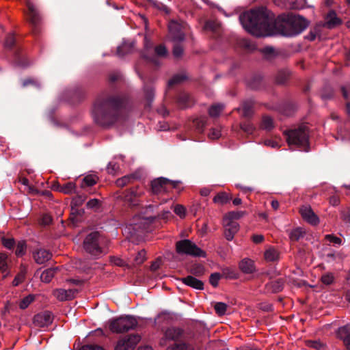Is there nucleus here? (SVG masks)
Listing matches in <instances>:
<instances>
[{
  "label": "nucleus",
  "instance_id": "obj_1",
  "mask_svg": "<svg viewBox=\"0 0 350 350\" xmlns=\"http://www.w3.org/2000/svg\"><path fill=\"white\" fill-rule=\"evenodd\" d=\"M243 28L256 37L270 36L273 29V17L265 8L244 12L239 16Z\"/></svg>",
  "mask_w": 350,
  "mask_h": 350
},
{
  "label": "nucleus",
  "instance_id": "obj_2",
  "mask_svg": "<svg viewBox=\"0 0 350 350\" xmlns=\"http://www.w3.org/2000/svg\"><path fill=\"white\" fill-rule=\"evenodd\" d=\"M94 122L101 126H109L120 118V100L111 97L97 101L92 111Z\"/></svg>",
  "mask_w": 350,
  "mask_h": 350
},
{
  "label": "nucleus",
  "instance_id": "obj_3",
  "mask_svg": "<svg viewBox=\"0 0 350 350\" xmlns=\"http://www.w3.org/2000/svg\"><path fill=\"white\" fill-rule=\"evenodd\" d=\"M279 19L282 22L280 31L284 36H297L308 26V22L299 15L284 14L280 16Z\"/></svg>",
  "mask_w": 350,
  "mask_h": 350
},
{
  "label": "nucleus",
  "instance_id": "obj_4",
  "mask_svg": "<svg viewBox=\"0 0 350 350\" xmlns=\"http://www.w3.org/2000/svg\"><path fill=\"white\" fill-rule=\"evenodd\" d=\"M288 145H295L303 148L307 152L308 146V127L305 124L300 125L296 129L285 132Z\"/></svg>",
  "mask_w": 350,
  "mask_h": 350
},
{
  "label": "nucleus",
  "instance_id": "obj_5",
  "mask_svg": "<svg viewBox=\"0 0 350 350\" xmlns=\"http://www.w3.org/2000/svg\"><path fill=\"white\" fill-rule=\"evenodd\" d=\"M169 38L174 43L173 55L175 57L179 58L183 54V47L181 42L185 40V34L182 31L179 23L172 21L169 24Z\"/></svg>",
  "mask_w": 350,
  "mask_h": 350
},
{
  "label": "nucleus",
  "instance_id": "obj_6",
  "mask_svg": "<svg viewBox=\"0 0 350 350\" xmlns=\"http://www.w3.org/2000/svg\"><path fill=\"white\" fill-rule=\"evenodd\" d=\"M137 324L135 318L132 316H122L109 321V329L114 333H122L134 329Z\"/></svg>",
  "mask_w": 350,
  "mask_h": 350
},
{
  "label": "nucleus",
  "instance_id": "obj_7",
  "mask_svg": "<svg viewBox=\"0 0 350 350\" xmlns=\"http://www.w3.org/2000/svg\"><path fill=\"white\" fill-rule=\"evenodd\" d=\"M176 250L179 254H186L196 257L206 256V252L189 239L177 241Z\"/></svg>",
  "mask_w": 350,
  "mask_h": 350
},
{
  "label": "nucleus",
  "instance_id": "obj_8",
  "mask_svg": "<svg viewBox=\"0 0 350 350\" xmlns=\"http://www.w3.org/2000/svg\"><path fill=\"white\" fill-rule=\"evenodd\" d=\"M99 237L98 232H93L89 234L83 241L85 251L94 256H98L102 254V250L98 244Z\"/></svg>",
  "mask_w": 350,
  "mask_h": 350
},
{
  "label": "nucleus",
  "instance_id": "obj_9",
  "mask_svg": "<svg viewBox=\"0 0 350 350\" xmlns=\"http://www.w3.org/2000/svg\"><path fill=\"white\" fill-rule=\"evenodd\" d=\"M179 182L172 181L169 179L160 177L151 182V189L154 194L167 193L172 188H176Z\"/></svg>",
  "mask_w": 350,
  "mask_h": 350
},
{
  "label": "nucleus",
  "instance_id": "obj_10",
  "mask_svg": "<svg viewBox=\"0 0 350 350\" xmlns=\"http://www.w3.org/2000/svg\"><path fill=\"white\" fill-rule=\"evenodd\" d=\"M140 338L137 334L126 336L118 341L114 350H134Z\"/></svg>",
  "mask_w": 350,
  "mask_h": 350
},
{
  "label": "nucleus",
  "instance_id": "obj_11",
  "mask_svg": "<svg viewBox=\"0 0 350 350\" xmlns=\"http://www.w3.org/2000/svg\"><path fill=\"white\" fill-rule=\"evenodd\" d=\"M222 225L224 229V236L228 241H232L239 230V224L236 221H231L228 218H224Z\"/></svg>",
  "mask_w": 350,
  "mask_h": 350
},
{
  "label": "nucleus",
  "instance_id": "obj_12",
  "mask_svg": "<svg viewBox=\"0 0 350 350\" xmlns=\"http://www.w3.org/2000/svg\"><path fill=\"white\" fill-rule=\"evenodd\" d=\"M28 8V21L33 28V32H36V28L39 26L41 22V16L36 8V6L31 2H27Z\"/></svg>",
  "mask_w": 350,
  "mask_h": 350
},
{
  "label": "nucleus",
  "instance_id": "obj_13",
  "mask_svg": "<svg viewBox=\"0 0 350 350\" xmlns=\"http://www.w3.org/2000/svg\"><path fill=\"white\" fill-rule=\"evenodd\" d=\"M53 320V316L49 311H44L36 314L33 317V323L40 327H47Z\"/></svg>",
  "mask_w": 350,
  "mask_h": 350
},
{
  "label": "nucleus",
  "instance_id": "obj_14",
  "mask_svg": "<svg viewBox=\"0 0 350 350\" xmlns=\"http://www.w3.org/2000/svg\"><path fill=\"white\" fill-rule=\"evenodd\" d=\"M302 218L309 224L316 226L319 223V217L314 213L309 205L302 206L299 209Z\"/></svg>",
  "mask_w": 350,
  "mask_h": 350
},
{
  "label": "nucleus",
  "instance_id": "obj_15",
  "mask_svg": "<svg viewBox=\"0 0 350 350\" xmlns=\"http://www.w3.org/2000/svg\"><path fill=\"white\" fill-rule=\"evenodd\" d=\"M143 191L138 189L137 187L131 189L127 191L124 195V201L131 206H137L138 204V198L143 195Z\"/></svg>",
  "mask_w": 350,
  "mask_h": 350
},
{
  "label": "nucleus",
  "instance_id": "obj_16",
  "mask_svg": "<svg viewBox=\"0 0 350 350\" xmlns=\"http://www.w3.org/2000/svg\"><path fill=\"white\" fill-rule=\"evenodd\" d=\"M32 256L37 264L42 265L49 261L51 258L52 254L49 250L40 248L33 252Z\"/></svg>",
  "mask_w": 350,
  "mask_h": 350
},
{
  "label": "nucleus",
  "instance_id": "obj_17",
  "mask_svg": "<svg viewBox=\"0 0 350 350\" xmlns=\"http://www.w3.org/2000/svg\"><path fill=\"white\" fill-rule=\"evenodd\" d=\"M76 289L65 290L63 288H57L53 291V295L59 301H66L73 299L77 294Z\"/></svg>",
  "mask_w": 350,
  "mask_h": 350
},
{
  "label": "nucleus",
  "instance_id": "obj_18",
  "mask_svg": "<svg viewBox=\"0 0 350 350\" xmlns=\"http://www.w3.org/2000/svg\"><path fill=\"white\" fill-rule=\"evenodd\" d=\"M254 102L252 100L243 101L240 107L237 108V111L244 118H250L254 113L253 110Z\"/></svg>",
  "mask_w": 350,
  "mask_h": 350
},
{
  "label": "nucleus",
  "instance_id": "obj_19",
  "mask_svg": "<svg viewBox=\"0 0 350 350\" xmlns=\"http://www.w3.org/2000/svg\"><path fill=\"white\" fill-rule=\"evenodd\" d=\"M239 267L240 270L247 274L253 273L256 271L254 262L250 258H243L239 262Z\"/></svg>",
  "mask_w": 350,
  "mask_h": 350
},
{
  "label": "nucleus",
  "instance_id": "obj_20",
  "mask_svg": "<svg viewBox=\"0 0 350 350\" xmlns=\"http://www.w3.org/2000/svg\"><path fill=\"white\" fill-rule=\"evenodd\" d=\"M180 281L183 284L198 290H202L204 288V283L191 275L183 278L180 279Z\"/></svg>",
  "mask_w": 350,
  "mask_h": 350
},
{
  "label": "nucleus",
  "instance_id": "obj_21",
  "mask_svg": "<svg viewBox=\"0 0 350 350\" xmlns=\"http://www.w3.org/2000/svg\"><path fill=\"white\" fill-rule=\"evenodd\" d=\"M284 280L280 278L267 283L265 288L267 292L275 293L281 291L284 288Z\"/></svg>",
  "mask_w": 350,
  "mask_h": 350
},
{
  "label": "nucleus",
  "instance_id": "obj_22",
  "mask_svg": "<svg viewBox=\"0 0 350 350\" xmlns=\"http://www.w3.org/2000/svg\"><path fill=\"white\" fill-rule=\"evenodd\" d=\"M340 23V19L337 17L336 14L334 12L332 11L327 14L326 16V22L325 23V27L329 29H332Z\"/></svg>",
  "mask_w": 350,
  "mask_h": 350
},
{
  "label": "nucleus",
  "instance_id": "obj_23",
  "mask_svg": "<svg viewBox=\"0 0 350 350\" xmlns=\"http://www.w3.org/2000/svg\"><path fill=\"white\" fill-rule=\"evenodd\" d=\"M183 334V330L177 327H170L165 332V338L170 340H178Z\"/></svg>",
  "mask_w": 350,
  "mask_h": 350
},
{
  "label": "nucleus",
  "instance_id": "obj_24",
  "mask_svg": "<svg viewBox=\"0 0 350 350\" xmlns=\"http://www.w3.org/2000/svg\"><path fill=\"white\" fill-rule=\"evenodd\" d=\"M281 1L287 8L291 9H301L306 3V0H281Z\"/></svg>",
  "mask_w": 350,
  "mask_h": 350
},
{
  "label": "nucleus",
  "instance_id": "obj_25",
  "mask_svg": "<svg viewBox=\"0 0 350 350\" xmlns=\"http://www.w3.org/2000/svg\"><path fill=\"white\" fill-rule=\"evenodd\" d=\"M57 269L58 267H55L49 268L44 270L40 275L41 280L46 283L50 282L53 278L54 277L55 273H56Z\"/></svg>",
  "mask_w": 350,
  "mask_h": 350
},
{
  "label": "nucleus",
  "instance_id": "obj_26",
  "mask_svg": "<svg viewBox=\"0 0 350 350\" xmlns=\"http://www.w3.org/2000/svg\"><path fill=\"white\" fill-rule=\"evenodd\" d=\"M137 177L135 174H129L124 176L116 180V184L118 187H123L128 184L132 183V181L135 179H137Z\"/></svg>",
  "mask_w": 350,
  "mask_h": 350
},
{
  "label": "nucleus",
  "instance_id": "obj_27",
  "mask_svg": "<svg viewBox=\"0 0 350 350\" xmlns=\"http://www.w3.org/2000/svg\"><path fill=\"white\" fill-rule=\"evenodd\" d=\"M305 235V231L301 228H296L288 232L289 239L292 241H299Z\"/></svg>",
  "mask_w": 350,
  "mask_h": 350
},
{
  "label": "nucleus",
  "instance_id": "obj_28",
  "mask_svg": "<svg viewBox=\"0 0 350 350\" xmlns=\"http://www.w3.org/2000/svg\"><path fill=\"white\" fill-rule=\"evenodd\" d=\"M336 334L338 338L342 341L350 336V324H347L344 326L340 327Z\"/></svg>",
  "mask_w": 350,
  "mask_h": 350
},
{
  "label": "nucleus",
  "instance_id": "obj_29",
  "mask_svg": "<svg viewBox=\"0 0 350 350\" xmlns=\"http://www.w3.org/2000/svg\"><path fill=\"white\" fill-rule=\"evenodd\" d=\"M231 196H230L226 192H220L218 193L213 198V202L219 204H225L230 202L231 200Z\"/></svg>",
  "mask_w": 350,
  "mask_h": 350
},
{
  "label": "nucleus",
  "instance_id": "obj_30",
  "mask_svg": "<svg viewBox=\"0 0 350 350\" xmlns=\"http://www.w3.org/2000/svg\"><path fill=\"white\" fill-rule=\"evenodd\" d=\"M58 191L66 194H71L75 191L76 185L72 182H69L62 185H59Z\"/></svg>",
  "mask_w": 350,
  "mask_h": 350
},
{
  "label": "nucleus",
  "instance_id": "obj_31",
  "mask_svg": "<svg viewBox=\"0 0 350 350\" xmlns=\"http://www.w3.org/2000/svg\"><path fill=\"white\" fill-rule=\"evenodd\" d=\"M290 72L288 70H281L277 73L275 81L278 84H284L289 78Z\"/></svg>",
  "mask_w": 350,
  "mask_h": 350
},
{
  "label": "nucleus",
  "instance_id": "obj_32",
  "mask_svg": "<svg viewBox=\"0 0 350 350\" xmlns=\"http://www.w3.org/2000/svg\"><path fill=\"white\" fill-rule=\"evenodd\" d=\"M224 105L222 104L213 105L208 109V114L212 118H217L223 111Z\"/></svg>",
  "mask_w": 350,
  "mask_h": 350
},
{
  "label": "nucleus",
  "instance_id": "obj_33",
  "mask_svg": "<svg viewBox=\"0 0 350 350\" xmlns=\"http://www.w3.org/2000/svg\"><path fill=\"white\" fill-rule=\"evenodd\" d=\"M265 258L267 261H275L279 258V253L273 248H269L265 252Z\"/></svg>",
  "mask_w": 350,
  "mask_h": 350
},
{
  "label": "nucleus",
  "instance_id": "obj_34",
  "mask_svg": "<svg viewBox=\"0 0 350 350\" xmlns=\"http://www.w3.org/2000/svg\"><path fill=\"white\" fill-rule=\"evenodd\" d=\"M262 129L270 131L274 127L273 119L267 116H263L260 124Z\"/></svg>",
  "mask_w": 350,
  "mask_h": 350
},
{
  "label": "nucleus",
  "instance_id": "obj_35",
  "mask_svg": "<svg viewBox=\"0 0 350 350\" xmlns=\"http://www.w3.org/2000/svg\"><path fill=\"white\" fill-rule=\"evenodd\" d=\"M26 272H27L26 268L23 267L21 270V271L14 278V279L12 282L13 286H16L19 285L20 284H21L24 281Z\"/></svg>",
  "mask_w": 350,
  "mask_h": 350
},
{
  "label": "nucleus",
  "instance_id": "obj_36",
  "mask_svg": "<svg viewBox=\"0 0 350 350\" xmlns=\"http://www.w3.org/2000/svg\"><path fill=\"white\" fill-rule=\"evenodd\" d=\"M227 308L228 305L224 302H217L214 306L216 313L219 316L224 315L226 313Z\"/></svg>",
  "mask_w": 350,
  "mask_h": 350
},
{
  "label": "nucleus",
  "instance_id": "obj_37",
  "mask_svg": "<svg viewBox=\"0 0 350 350\" xmlns=\"http://www.w3.org/2000/svg\"><path fill=\"white\" fill-rule=\"evenodd\" d=\"M221 275L230 279H237L238 278V273L229 267L223 269Z\"/></svg>",
  "mask_w": 350,
  "mask_h": 350
},
{
  "label": "nucleus",
  "instance_id": "obj_38",
  "mask_svg": "<svg viewBox=\"0 0 350 350\" xmlns=\"http://www.w3.org/2000/svg\"><path fill=\"white\" fill-rule=\"evenodd\" d=\"M245 215L244 211H230L224 216V218H228L231 221H236Z\"/></svg>",
  "mask_w": 350,
  "mask_h": 350
},
{
  "label": "nucleus",
  "instance_id": "obj_39",
  "mask_svg": "<svg viewBox=\"0 0 350 350\" xmlns=\"http://www.w3.org/2000/svg\"><path fill=\"white\" fill-rule=\"evenodd\" d=\"M135 46L134 42L127 43L124 42L121 46H120L117 49V53L118 55L123 56L124 55V52L126 51H129L131 48Z\"/></svg>",
  "mask_w": 350,
  "mask_h": 350
},
{
  "label": "nucleus",
  "instance_id": "obj_40",
  "mask_svg": "<svg viewBox=\"0 0 350 350\" xmlns=\"http://www.w3.org/2000/svg\"><path fill=\"white\" fill-rule=\"evenodd\" d=\"M35 296L33 295H29L24 297L19 303V307L21 309L27 308L31 303L33 301Z\"/></svg>",
  "mask_w": 350,
  "mask_h": 350
},
{
  "label": "nucleus",
  "instance_id": "obj_41",
  "mask_svg": "<svg viewBox=\"0 0 350 350\" xmlns=\"http://www.w3.org/2000/svg\"><path fill=\"white\" fill-rule=\"evenodd\" d=\"M98 178L94 175H88L83 179V186L91 187L94 185L97 182Z\"/></svg>",
  "mask_w": 350,
  "mask_h": 350
},
{
  "label": "nucleus",
  "instance_id": "obj_42",
  "mask_svg": "<svg viewBox=\"0 0 350 350\" xmlns=\"http://www.w3.org/2000/svg\"><path fill=\"white\" fill-rule=\"evenodd\" d=\"M334 278H335L333 273L327 272L322 275L321 281L325 285H330L333 283Z\"/></svg>",
  "mask_w": 350,
  "mask_h": 350
},
{
  "label": "nucleus",
  "instance_id": "obj_43",
  "mask_svg": "<svg viewBox=\"0 0 350 350\" xmlns=\"http://www.w3.org/2000/svg\"><path fill=\"white\" fill-rule=\"evenodd\" d=\"M191 273L197 276H200L204 274L205 269L202 265H194L191 267Z\"/></svg>",
  "mask_w": 350,
  "mask_h": 350
},
{
  "label": "nucleus",
  "instance_id": "obj_44",
  "mask_svg": "<svg viewBox=\"0 0 350 350\" xmlns=\"http://www.w3.org/2000/svg\"><path fill=\"white\" fill-rule=\"evenodd\" d=\"M306 345L317 350H324L325 346L319 340H308L306 341Z\"/></svg>",
  "mask_w": 350,
  "mask_h": 350
},
{
  "label": "nucleus",
  "instance_id": "obj_45",
  "mask_svg": "<svg viewBox=\"0 0 350 350\" xmlns=\"http://www.w3.org/2000/svg\"><path fill=\"white\" fill-rule=\"evenodd\" d=\"M27 245L24 241L18 242L15 254L16 256H21L25 254Z\"/></svg>",
  "mask_w": 350,
  "mask_h": 350
},
{
  "label": "nucleus",
  "instance_id": "obj_46",
  "mask_svg": "<svg viewBox=\"0 0 350 350\" xmlns=\"http://www.w3.org/2000/svg\"><path fill=\"white\" fill-rule=\"evenodd\" d=\"M154 51H155L156 55L158 57H166L168 53L166 47L163 44L157 46L154 49Z\"/></svg>",
  "mask_w": 350,
  "mask_h": 350
},
{
  "label": "nucleus",
  "instance_id": "obj_47",
  "mask_svg": "<svg viewBox=\"0 0 350 350\" xmlns=\"http://www.w3.org/2000/svg\"><path fill=\"white\" fill-rule=\"evenodd\" d=\"M7 259L8 256L5 254H0V271L3 273L8 269Z\"/></svg>",
  "mask_w": 350,
  "mask_h": 350
},
{
  "label": "nucleus",
  "instance_id": "obj_48",
  "mask_svg": "<svg viewBox=\"0 0 350 350\" xmlns=\"http://www.w3.org/2000/svg\"><path fill=\"white\" fill-rule=\"evenodd\" d=\"M241 129L247 134H252L254 131V126L248 122H243L241 124Z\"/></svg>",
  "mask_w": 350,
  "mask_h": 350
},
{
  "label": "nucleus",
  "instance_id": "obj_49",
  "mask_svg": "<svg viewBox=\"0 0 350 350\" xmlns=\"http://www.w3.org/2000/svg\"><path fill=\"white\" fill-rule=\"evenodd\" d=\"M221 277V275L220 273H213L210 276L209 282L214 287H216L218 285V282Z\"/></svg>",
  "mask_w": 350,
  "mask_h": 350
},
{
  "label": "nucleus",
  "instance_id": "obj_50",
  "mask_svg": "<svg viewBox=\"0 0 350 350\" xmlns=\"http://www.w3.org/2000/svg\"><path fill=\"white\" fill-rule=\"evenodd\" d=\"M146 259V252L145 250H141L139 251L136 256L135 257V262L137 265L142 264Z\"/></svg>",
  "mask_w": 350,
  "mask_h": 350
},
{
  "label": "nucleus",
  "instance_id": "obj_51",
  "mask_svg": "<svg viewBox=\"0 0 350 350\" xmlns=\"http://www.w3.org/2000/svg\"><path fill=\"white\" fill-rule=\"evenodd\" d=\"M185 79V77L183 75H175L168 81V85L172 86L178 84L184 81Z\"/></svg>",
  "mask_w": 350,
  "mask_h": 350
},
{
  "label": "nucleus",
  "instance_id": "obj_52",
  "mask_svg": "<svg viewBox=\"0 0 350 350\" xmlns=\"http://www.w3.org/2000/svg\"><path fill=\"white\" fill-rule=\"evenodd\" d=\"M15 39L13 34H8L6 36L5 42H4V46L7 49H10L14 44Z\"/></svg>",
  "mask_w": 350,
  "mask_h": 350
},
{
  "label": "nucleus",
  "instance_id": "obj_53",
  "mask_svg": "<svg viewBox=\"0 0 350 350\" xmlns=\"http://www.w3.org/2000/svg\"><path fill=\"white\" fill-rule=\"evenodd\" d=\"M119 169V165L114 161H111L109 163L107 170L108 173L114 174Z\"/></svg>",
  "mask_w": 350,
  "mask_h": 350
},
{
  "label": "nucleus",
  "instance_id": "obj_54",
  "mask_svg": "<svg viewBox=\"0 0 350 350\" xmlns=\"http://www.w3.org/2000/svg\"><path fill=\"white\" fill-rule=\"evenodd\" d=\"M174 211L176 215H178L180 217H184L185 215V208L182 205H176L174 206Z\"/></svg>",
  "mask_w": 350,
  "mask_h": 350
},
{
  "label": "nucleus",
  "instance_id": "obj_55",
  "mask_svg": "<svg viewBox=\"0 0 350 350\" xmlns=\"http://www.w3.org/2000/svg\"><path fill=\"white\" fill-rule=\"evenodd\" d=\"M100 205V201L98 199L94 198L90 200L87 202V207L89 208H97Z\"/></svg>",
  "mask_w": 350,
  "mask_h": 350
},
{
  "label": "nucleus",
  "instance_id": "obj_56",
  "mask_svg": "<svg viewBox=\"0 0 350 350\" xmlns=\"http://www.w3.org/2000/svg\"><path fill=\"white\" fill-rule=\"evenodd\" d=\"M29 85H34V86H36L37 88H40V83L36 80H35L33 79H27L23 81V87H26V86Z\"/></svg>",
  "mask_w": 350,
  "mask_h": 350
},
{
  "label": "nucleus",
  "instance_id": "obj_57",
  "mask_svg": "<svg viewBox=\"0 0 350 350\" xmlns=\"http://www.w3.org/2000/svg\"><path fill=\"white\" fill-rule=\"evenodd\" d=\"M219 24L215 21H208L206 23L204 28L212 31H216Z\"/></svg>",
  "mask_w": 350,
  "mask_h": 350
},
{
  "label": "nucleus",
  "instance_id": "obj_58",
  "mask_svg": "<svg viewBox=\"0 0 350 350\" xmlns=\"http://www.w3.org/2000/svg\"><path fill=\"white\" fill-rule=\"evenodd\" d=\"M220 136L221 132L219 129H213L208 134V137L211 139H217Z\"/></svg>",
  "mask_w": 350,
  "mask_h": 350
},
{
  "label": "nucleus",
  "instance_id": "obj_59",
  "mask_svg": "<svg viewBox=\"0 0 350 350\" xmlns=\"http://www.w3.org/2000/svg\"><path fill=\"white\" fill-rule=\"evenodd\" d=\"M2 243L5 247L11 249L14 245V240L13 239H3Z\"/></svg>",
  "mask_w": 350,
  "mask_h": 350
},
{
  "label": "nucleus",
  "instance_id": "obj_60",
  "mask_svg": "<svg viewBox=\"0 0 350 350\" xmlns=\"http://www.w3.org/2000/svg\"><path fill=\"white\" fill-rule=\"evenodd\" d=\"M14 310L12 304L10 301H7L2 310V313L5 315L8 313H10Z\"/></svg>",
  "mask_w": 350,
  "mask_h": 350
},
{
  "label": "nucleus",
  "instance_id": "obj_61",
  "mask_svg": "<svg viewBox=\"0 0 350 350\" xmlns=\"http://www.w3.org/2000/svg\"><path fill=\"white\" fill-rule=\"evenodd\" d=\"M194 124L198 129H202L205 126L206 121L202 118H197L194 120Z\"/></svg>",
  "mask_w": 350,
  "mask_h": 350
},
{
  "label": "nucleus",
  "instance_id": "obj_62",
  "mask_svg": "<svg viewBox=\"0 0 350 350\" xmlns=\"http://www.w3.org/2000/svg\"><path fill=\"white\" fill-rule=\"evenodd\" d=\"M342 219L347 223L350 224V210H346L341 212Z\"/></svg>",
  "mask_w": 350,
  "mask_h": 350
},
{
  "label": "nucleus",
  "instance_id": "obj_63",
  "mask_svg": "<svg viewBox=\"0 0 350 350\" xmlns=\"http://www.w3.org/2000/svg\"><path fill=\"white\" fill-rule=\"evenodd\" d=\"M52 221V218L50 215H43L42 218V220H41V224L44 226H47V225H49Z\"/></svg>",
  "mask_w": 350,
  "mask_h": 350
},
{
  "label": "nucleus",
  "instance_id": "obj_64",
  "mask_svg": "<svg viewBox=\"0 0 350 350\" xmlns=\"http://www.w3.org/2000/svg\"><path fill=\"white\" fill-rule=\"evenodd\" d=\"M81 350H104V349L99 346L87 345L83 347Z\"/></svg>",
  "mask_w": 350,
  "mask_h": 350
}]
</instances>
